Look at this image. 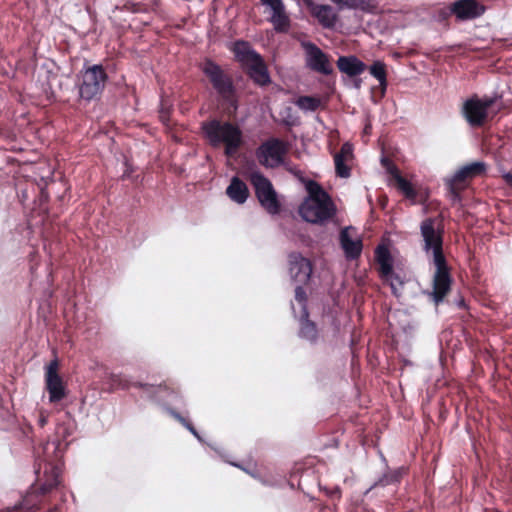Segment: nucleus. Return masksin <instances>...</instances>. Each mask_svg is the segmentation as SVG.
<instances>
[{"instance_id":"f8f14e48","label":"nucleus","mask_w":512,"mask_h":512,"mask_svg":"<svg viewBox=\"0 0 512 512\" xmlns=\"http://www.w3.org/2000/svg\"><path fill=\"white\" fill-rule=\"evenodd\" d=\"M260 3L271 11L268 19L277 33H287L290 29V19L285 11L283 0H260Z\"/></svg>"},{"instance_id":"dca6fc26","label":"nucleus","mask_w":512,"mask_h":512,"mask_svg":"<svg viewBox=\"0 0 512 512\" xmlns=\"http://www.w3.org/2000/svg\"><path fill=\"white\" fill-rule=\"evenodd\" d=\"M484 12V6L475 0H457L449 8V13L454 14L459 20L475 19Z\"/></svg>"},{"instance_id":"4be33fe9","label":"nucleus","mask_w":512,"mask_h":512,"mask_svg":"<svg viewBox=\"0 0 512 512\" xmlns=\"http://www.w3.org/2000/svg\"><path fill=\"white\" fill-rule=\"evenodd\" d=\"M312 15L318 20L324 28H333L337 22L338 16L330 5L316 4L311 8Z\"/></svg>"},{"instance_id":"c756f323","label":"nucleus","mask_w":512,"mask_h":512,"mask_svg":"<svg viewBox=\"0 0 512 512\" xmlns=\"http://www.w3.org/2000/svg\"><path fill=\"white\" fill-rule=\"evenodd\" d=\"M397 182L398 188L407 198L416 197V191L414 190L411 182L401 176V174H397L394 178Z\"/></svg>"},{"instance_id":"a211bd4d","label":"nucleus","mask_w":512,"mask_h":512,"mask_svg":"<svg viewBox=\"0 0 512 512\" xmlns=\"http://www.w3.org/2000/svg\"><path fill=\"white\" fill-rule=\"evenodd\" d=\"M376 260L380 266V274L382 278H388L393 276L394 279L402 284V279L399 275L393 272V259L389 249L385 245H379L375 251Z\"/></svg>"},{"instance_id":"7c9ffc66","label":"nucleus","mask_w":512,"mask_h":512,"mask_svg":"<svg viewBox=\"0 0 512 512\" xmlns=\"http://www.w3.org/2000/svg\"><path fill=\"white\" fill-rule=\"evenodd\" d=\"M335 171L337 176L348 178L350 176V168L345 164V160L341 159V155L334 156Z\"/></svg>"},{"instance_id":"f257e3e1","label":"nucleus","mask_w":512,"mask_h":512,"mask_svg":"<svg viewBox=\"0 0 512 512\" xmlns=\"http://www.w3.org/2000/svg\"><path fill=\"white\" fill-rule=\"evenodd\" d=\"M308 196L299 206L302 219L312 224H325L336 214V206L329 194L315 181L306 183Z\"/></svg>"},{"instance_id":"37998d69","label":"nucleus","mask_w":512,"mask_h":512,"mask_svg":"<svg viewBox=\"0 0 512 512\" xmlns=\"http://www.w3.org/2000/svg\"><path fill=\"white\" fill-rule=\"evenodd\" d=\"M214 451H216L217 453L221 454L219 448L213 446V445H209Z\"/></svg>"},{"instance_id":"de8ad7c7","label":"nucleus","mask_w":512,"mask_h":512,"mask_svg":"<svg viewBox=\"0 0 512 512\" xmlns=\"http://www.w3.org/2000/svg\"><path fill=\"white\" fill-rule=\"evenodd\" d=\"M289 171L292 172L293 174H297L298 170L296 171L295 169H292V168H289Z\"/></svg>"},{"instance_id":"f03ea898","label":"nucleus","mask_w":512,"mask_h":512,"mask_svg":"<svg viewBox=\"0 0 512 512\" xmlns=\"http://www.w3.org/2000/svg\"><path fill=\"white\" fill-rule=\"evenodd\" d=\"M201 130L209 145L218 148L224 145V154L233 156L241 147L243 135L241 129L229 121L211 119L201 123Z\"/></svg>"},{"instance_id":"423d86ee","label":"nucleus","mask_w":512,"mask_h":512,"mask_svg":"<svg viewBox=\"0 0 512 512\" xmlns=\"http://www.w3.org/2000/svg\"><path fill=\"white\" fill-rule=\"evenodd\" d=\"M81 81L77 84L79 97L91 101L100 95L108 79L107 73L100 64H94L81 71Z\"/></svg>"},{"instance_id":"9b49d317","label":"nucleus","mask_w":512,"mask_h":512,"mask_svg":"<svg viewBox=\"0 0 512 512\" xmlns=\"http://www.w3.org/2000/svg\"><path fill=\"white\" fill-rule=\"evenodd\" d=\"M289 274L295 284H306L312 274L311 262L298 252H292L288 256Z\"/></svg>"},{"instance_id":"a878e982","label":"nucleus","mask_w":512,"mask_h":512,"mask_svg":"<svg viewBox=\"0 0 512 512\" xmlns=\"http://www.w3.org/2000/svg\"><path fill=\"white\" fill-rule=\"evenodd\" d=\"M44 473L47 476V479L39 487V491L41 494L49 493L53 488H55L59 484V474L54 466H49V473L47 466H45Z\"/></svg>"},{"instance_id":"6e6552de","label":"nucleus","mask_w":512,"mask_h":512,"mask_svg":"<svg viewBox=\"0 0 512 512\" xmlns=\"http://www.w3.org/2000/svg\"><path fill=\"white\" fill-rule=\"evenodd\" d=\"M202 71L209 78L215 91L223 99L230 100L234 97L235 86L233 81L217 63L212 60H206Z\"/></svg>"},{"instance_id":"1a4fd4ad","label":"nucleus","mask_w":512,"mask_h":512,"mask_svg":"<svg viewBox=\"0 0 512 512\" xmlns=\"http://www.w3.org/2000/svg\"><path fill=\"white\" fill-rule=\"evenodd\" d=\"M301 47L305 52V65L307 68L326 76L333 73V67L330 64L329 56L315 43L303 41L301 42Z\"/></svg>"},{"instance_id":"c03bdc74","label":"nucleus","mask_w":512,"mask_h":512,"mask_svg":"<svg viewBox=\"0 0 512 512\" xmlns=\"http://www.w3.org/2000/svg\"><path fill=\"white\" fill-rule=\"evenodd\" d=\"M120 384H121L122 388H128V387L130 386V385H129L128 383H126V382H125V383H121V382H120Z\"/></svg>"},{"instance_id":"473e14b6","label":"nucleus","mask_w":512,"mask_h":512,"mask_svg":"<svg viewBox=\"0 0 512 512\" xmlns=\"http://www.w3.org/2000/svg\"><path fill=\"white\" fill-rule=\"evenodd\" d=\"M380 162L382 167L385 168L387 173H389L393 178H395L397 174H400L397 166L389 158L383 156Z\"/></svg>"},{"instance_id":"cd10ccee","label":"nucleus","mask_w":512,"mask_h":512,"mask_svg":"<svg viewBox=\"0 0 512 512\" xmlns=\"http://www.w3.org/2000/svg\"><path fill=\"white\" fill-rule=\"evenodd\" d=\"M320 104V99L314 96H300L296 100L297 107L304 112H314L319 108Z\"/></svg>"},{"instance_id":"49530a36","label":"nucleus","mask_w":512,"mask_h":512,"mask_svg":"<svg viewBox=\"0 0 512 512\" xmlns=\"http://www.w3.org/2000/svg\"><path fill=\"white\" fill-rule=\"evenodd\" d=\"M285 123H286L287 125H293V124H294V121L286 120V121H285Z\"/></svg>"},{"instance_id":"a18cd8bd","label":"nucleus","mask_w":512,"mask_h":512,"mask_svg":"<svg viewBox=\"0 0 512 512\" xmlns=\"http://www.w3.org/2000/svg\"><path fill=\"white\" fill-rule=\"evenodd\" d=\"M337 494L338 497H340V490L339 488H336L335 491L333 492V494Z\"/></svg>"},{"instance_id":"79ce46f5","label":"nucleus","mask_w":512,"mask_h":512,"mask_svg":"<svg viewBox=\"0 0 512 512\" xmlns=\"http://www.w3.org/2000/svg\"><path fill=\"white\" fill-rule=\"evenodd\" d=\"M231 465H233V466H235V467H239V468H241V469H242V467H241L239 464H237V463H231ZM243 470H244L245 472L249 473L250 475H252L253 477H255V475H254L253 473H251L250 471H248L247 469L243 468Z\"/></svg>"},{"instance_id":"20e7f679","label":"nucleus","mask_w":512,"mask_h":512,"mask_svg":"<svg viewBox=\"0 0 512 512\" xmlns=\"http://www.w3.org/2000/svg\"><path fill=\"white\" fill-rule=\"evenodd\" d=\"M249 181L261 207L270 215L279 214L281 203L272 182L258 170L250 172Z\"/></svg>"},{"instance_id":"ea45409f","label":"nucleus","mask_w":512,"mask_h":512,"mask_svg":"<svg viewBox=\"0 0 512 512\" xmlns=\"http://www.w3.org/2000/svg\"><path fill=\"white\" fill-rule=\"evenodd\" d=\"M46 423H47V418H46L45 416H41V417L39 418V425H40L41 427H43V426H45V425H46Z\"/></svg>"},{"instance_id":"393cba45","label":"nucleus","mask_w":512,"mask_h":512,"mask_svg":"<svg viewBox=\"0 0 512 512\" xmlns=\"http://www.w3.org/2000/svg\"><path fill=\"white\" fill-rule=\"evenodd\" d=\"M403 468L395 470H387L381 477L377 479L365 492L364 495H368L373 489L377 487H386L389 485H396L400 482L403 475Z\"/></svg>"},{"instance_id":"0eeeda50","label":"nucleus","mask_w":512,"mask_h":512,"mask_svg":"<svg viewBox=\"0 0 512 512\" xmlns=\"http://www.w3.org/2000/svg\"><path fill=\"white\" fill-rule=\"evenodd\" d=\"M287 153V146L278 138H271L264 141L256 149L255 155L258 162L265 168H276L284 165V156Z\"/></svg>"},{"instance_id":"a19ab883","label":"nucleus","mask_w":512,"mask_h":512,"mask_svg":"<svg viewBox=\"0 0 512 512\" xmlns=\"http://www.w3.org/2000/svg\"><path fill=\"white\" fill-rule=\"evenodd\" d=\"M456 305H457L459 308H464V307H465L464 299H463V298H460L459 300H457V301H456Z\"/></svg>"},{"instance_id":"5701e85b","label":"nucleus","mask_w":512,"mask_h":512,"mask_svg":"<svg viewBox=\"0 0 512 512\" xmlns=\"http://www.w3.org/2000/svg\"><path fill=\"white\" fill-rule=\"evenodd\" d=\"M487 165L483 161H476L460 167L451 177L452 182H461L485 173Z\"/></svg>"},{"instance_id":"c85d7f7f","label":"nucleus","mask_w":512,"mask_h":512,"mask_svg":"<svg viewBox=\"0 0 512 512\" xmlns=\"http://www.w3.org/2000/svg\"><path fill=\"white\" fill-rule=\"evenodd\" d=\"M169 414L176 419L179 423H181L200 443H204V439L195 429V427L189 422L186 418H184L180 413L175 411L174 409H168Z\"/></svg>"},{"instance_id":"9d476101","label":"nucleus","mask_w":512,"mask_h":512,"mask_svg":"<svg viewBox=\"0 0 512 512\" xmlns=\"http://www.w3.org/2000/svg\"><path fill=\"white\" fill-rule=\"evenodd\" d=\"M131 386L142 389L143 396L156 402L176 404L181 401L178 392L166 385H152L142 382H134Z\"/></svg>"},{"instance_id":"72a5a7b5","label":"nucleus","mask_w":512,"mask_h":512,"mask_svg":"<svg viewBox=\"0 0 512 512\" xmlns=\"http://www.w3.org/2000/svg\"><path fill=\"white\" fill-rule=\"evenodd\" d=\"M335 155H341V159L347 160L353 157V145L350 142H345L338 153Z\"/></svg>"},{"instance_id":"c9c22d12","label":"nucleus","mask_w":512,"mask_h":512,"mask_svg":"<svg viewBox=\"0 0 512 512\" xmlns=\"http://www.w3.org/2000/svg\"><path fill=\"white\" fill-rule=\"evenodd\" d=\"M457 182H452V178L448 180L449 195L453 202L460 201V194L455 188Z\"/></svg>"},{"instance_id":"7ed1b4c3","label":"nucleus","mask_w":512,"mask_h":512,"mask_svg":"<svg viewBox=\"0 0 512 512\" xmlns=\"http://www.w3.org/2000/svg\"><path fill=\"white\" fill-rule=\"evenodd\" d=\"M233 52L235 58L240 62L254 84L264 87L271 83L268 67L263 57L249 42L237 40L234 43Z\"/></svg>"},{"instance_id":"f3484780","label":"nucleus","mask_w":512,"mask_h":512,"mask_svg":"<svg viewBox=\"0 0 512 512\" xmlns=\"http://www.w3.org/2000/svg\"><path fill=\"white\" fill-rule=\"evenodd\" d=\"M463 114L471 126H481L487 117V112L484 110V106L481 105L480 98L476 96L465 101Z\"/></svg>"},{"instance_id":"6ab92c4d","label":"nucleus","mask_w":512,"mask_h":512,"mask_svg":"<svg viewBox=\"0 0 512 512\" xmlns=\"http://www.w3.org/2000/svg\"><path fill=\"white\" fill-rule=\"evenodd\" d=\"M336 64L339 71L349 77H357L366 69V64L355 55L340 56Z\"/></svg>"},{"instance_id":"aec40b11","label":"nucleus","mask_w":512,"mask_h":512,"mask_svg":"<svg viewBox=\"0 0 512 512\" xmlns=\"http://www.w3.org/2000/svg\"><path fill=\"white\" fill-rule=\"evenodd\" d=\"M350 227H345L340 232V244L344 251L345 257L349 260L357 259L362 253L361 239H353L349 235Z\"/></svg>"},{"instance_id":"bb28decb","label":"nucleus","mask_w":512,"mask_h":512,"mask_svg":"<svg viewBox=\"0 0 512 512\" xmlns=\"http://www.w3.org/2000/svg\"><path fill=\"white\" fill-rule=\"evenodd\" d=\"M369 72L374 78L377 79L382 90L385 91L387 88L385 63L380 60L374 61L373 64L369 67Z\"/></svg>"},{"instance_id":"58836bf2","label":"nucleus","mask_w":512,"mask_h":512,"mask_svg":"<svg viewBox=\"0 0 512 512\" xmlns=\"http://www.w3.org/2000/svg\"><path fill=\"white\" fill-rule=\"evenodd\" d=\"M361 85H362V80L361 79H359V78L354 79V81H353L354 88L360 89Z\"/></svg>"},{"instance_id":"4c0bfd02","label":"nucleus","mask_w":512,"mask_h":512,"mask_svg":"<svg viewBox=\"0 0 512 512\" xmlns=\"http://www.w3.org/2000/svg\"><path fill=\"white\" fill-rule=\"evenodd\" d=\"M506 183L510 186H512V173L511 172H507L503 175Z\"/></svg>"},{"instance_id":"e433bc0d","label":"nucleus","mask_w":512,"mask_h":512,"mask_svg":"<svg viewBox=\"0 0 512 512\" xmlns=\"http://www.w3.org/2000/svg\"><path fill=\"white\" fill-rule=\"evenodd\" d=\"M495 102V98L492 97H484L483 99H480L481 105L484 106V110L487 112V109L491 107Z\"/></svg>"},{"instance_id":"ddd939ff","label":"nucleus","mask_w":512,"mask_h":512,"mask_svg":"<svg viewBox=\"0 0 512 512\" xmlns=\"http://www.w3.org/2000/svg\"><path fill=\"white\" fill-rule=\"evenodd\" d=\"M292 312L294 317L298 319V337L312 346L317 345L321 340V336L316 323L309 319L308 310H303V313H300L298 316L292 304Z\"/></svg>"},{"instance_id":"2eb2a0df","label":"nucleus","mask_w":512,"mask_h":512,"mask_svg":"<svg viewBox=\"0 0 512 512\" xmlns=\"http://www.w3.org/2000/svg\"><path fill=\"white\" fill-rule=\"evenodd\" d=\"M420 233L424 241L423 249L426 253L443 248L442 232L436 229L434 218H426L421 222Z\"/></svg>"},{"instance_id":"412c9836","label":"nucleus","mask_w":512,"mask_h":512,"mask_svg":"<svg viewBox=\"0 0 512 512\" xmlns=\"http://www.w3.org/2000/svg\"><path fill=\"white\" fill-rule=\"evenodd\" d=\"M226 194L233 202L244 204L249 197V189L244 181L237 176H233L226 188Z\"/></svg>"},{"instance_id":"8fccbe9b","label":"nucleus","mask_w":512,"mask_h":512,"mask_svg":"<svg viewBox=\"0 0 512 512\" xmlns=\"http://www.w3.org/2000/svg\"><path fill=\"white\" fill-rule=\"evenodd\" d=\"M263 484L270 485L267 481L262 480Z\"/></svg>"},{"instance_id":"09e8293b","label":"nucleus","mask_w":512,"mask_h":512,"mask_svg":"<svg viewBox=\"0 0 512 512\" xmlns=\"http://www.w3.org/2000/svg\"><path fill=\"white\" fill-rule=\"evenodd\" d=\"M52 446H53V449L56 450L57 449V445L55 443H52Z\"/></svg>"},{"instance_id":"39448f33","label":"nucleus","mask_w":512,"mask_h":512,"mask_svg":"<svg viewBox=\"0 0 512 512\" xmlns=\"http://www.w3.org/2000/svg\"><path fill=\"white\" fill-rule=\"evenodd\" d=\"M432 253V264L435 267L433 274V290L429 294L431 295L433 302L439 305L443 302L444 297L451 288L452 277L450 274V268L446 261L443 253V248L434 249L430 251Z\"/></svg>"},{"instance_id":"2f4dec72","label":"nucleus","mask_w":512,"mask_h":512,"mask_svg":"<svg viewBox=\"0 0 512 512\" xmlns=\"http://www.w3.org/2000/svg\"><path fill=\"white\" fill-rule=\"evenodd\" d=\"M304 284H296L295 287V300L300 305V313H303V310H308L307 308V295L306 291L303 288Z\"/></svg>"},{"instance_id":"b1692460","label":"nucleus","mask_w":512,"mask_h":512,"mask_svg":"<svg viewBox=\"0 0 512 512\" xmlns=\"http://www.w3.org/2000/svg\"><path fill=\"white\" fill-rule=\"evenodd\" d=\"M340 10L346 8L350 10H361L366 13H373L376 10L374 0H331Z\"/></svg>"},{"instance_id":"f704fd0d","label":"nucleus","mask_w":512,"mask_h":512,"mask_svg":"<svg viewBox=\"0 0 512 512\" xmlns=\"http://www.w3.org/2000/svg\"><path fill=\"white\" fill-rule=\"evenodd\" d=\"M385 279L390 282V287H391L392 293L397 297L400 296L401 288H402L404 282L402 281V284L400 285L399 281L394 279L393 277L392 278L388 277Z\"/></svg>"},{"instance_id":"4468645a","label":"nucleus","mask_w":512,"mask_h":512,"mask_svg":"<svg viewBox=\"0 0 512 512\" xmlns=\"http://www.w3.org/2000/svg\"><path fill=\"white\" fill-rule=\"evenodd\" d=\"M57 360H53L47 366L46 371V388L49 393V401L56 403L65 397V388L61 377L57 372Z\"/></svg>"}]
</instances>
